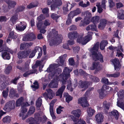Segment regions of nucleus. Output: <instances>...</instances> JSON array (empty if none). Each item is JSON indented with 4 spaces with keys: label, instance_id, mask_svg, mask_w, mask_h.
<instances>
[{
    "label": "nucleus",
    "instance_id": "nucleus-22",
    "mask_svg": "<svg viewBox=\"0 0 124 124\" xmlns=\"http://www.w3.org/2000/svg\"><path fill=\"white\" fill-rule=\"evenodd\" d=\"M35 37L34 35L30 34L24 36L23 38V40L24 41H31L34 39Z\"/></svg>",
    "mask_w": 124,
    "mask_h": 124
},
{
    "label": "nucleus",
    "instance_id": "nucleus-12",
    "mask_svg": "<svg viewBox=\"0 0 124 124\" xmlns=\"http://www.w3.org/2000/svg\"><path fill=\"white\" fill-rule=\"evenodd\" d=\"M15 105L14 101L8 102L6 103L3 109L7 111H10L15 108Z\"/></svg>",
    "mask_w": 124,
    "mask_h": 124
},
{
    "label": "nucleus",
    "instance_id": "nucleus-9",
    "mask_svg": "<svg viewBox=\"0 0 124 124\" xmlns=\"http://www.w3.org/2000/svg\"><path fill=\"white\" fill-rule=\"evenodd\" d=\"M42 15H41L37 18L38 22L36 24L37 27L40 30V32L43 33H44L46 31L44 29H41L43 27V24L42 23L41 20L44 19Z\"/></svg>",
    "mask_w": 124,
    "mask_h": 124
},
{
    "label": "nucleus",
    "instance_id": "nucleus-35",
    "mask_svg": "<svg viewBox=\"0 0 124 124\" xmlns=\"http://www.w3.org/2000/svg\"><path fill=\"white\" fill-rule=\"evenodd\" d=\"M42 62L40 61H37L36 62L35 65L32 66V68L33 69L35 68L37 66H39L40 68H42L43 67V64H42Z\"/></svg>",
    "mask_w": 124,
    "mask_h": 124
},
{
    "label": "nucleus",
    "instance_id": "nucleus-3",
    "mask_svg": "<svg viewBox=\"0 0 124 124\" xmlns=\"http://www.w3.org/2000/svg\"><path fill=\"white\" fill-rule=\"evenodd\" d=\"M52 33L53 35L50 36L49 34L47 36L50 46L58 45L62 42V35H58L57 31L54 30H52Z\"/></svg>",
    "mask_w": 124,
    "mask_h": 124
},
{
    "label": "nucleus",
    "instance_id": "nucleus-11",
    "mask_svg": "<svg viewBox=\"0 0 124 124\" xmlns=\"http://www.w3.org/2000/svg\"><path fill=\"white\" fill-rule=\"evenodd\" d=\"M25 100L23 97L20 98L16 101V106L18 107L21 106L22 108H23L29 106V104Z\"/></svg>",
    "mask_w": 124,
    "mask_h": 124
},
{
    "label": "nucleus",
    "instance_id": "nucleus-51",
    "mask_svg": "<svg viewBox=\"0 0 124 124\" xmlns=\"http://www.w3.org/2000/svg\"><path fill=\"white\" fill-rule=\"evenodd\" d=\"M16 93V91L14 89H12L11 90L9 95V96L10 97H12L15 96V93Z\"/></svg>",
    "mask_w": 124,
    "mask_h": 124
},
{
    "label": "nucleus",
    "instance_id": "nucleus-56",
    "mask_svg": "<svg viewBox=\"0 0 124 124\" xmlns=\"http://www.w3.org/2000/svg\"><path fill=\"white\" fill-rule=\"evenodd\" d=\"M63 107H62L61 106H59L56 109V113L57 114H60L61 112L63 111L62 109L63 108Z\"/></svg>",
    "mask_w": 124,
    "mask_h": 124
},
{
    "label": "nucleus",
    "instance_id": "nucleus-13",
    "mask_svg": "<svg viewBox=\"0 0 124 124\" xmlns=\"http://www.w3.org/2000/svg\"><path fill=\"white\" fill-rule=\"evenodd\" d=\"M111 61L114 65L115 70L116 71L119 70L121 68V65L119 59H115L111 60Z\"/></svg>",
    "mask_w": 124,
    "mask_h": 124
},
{
    "label": "nucleus",
    "instance_id": "nucleus-5",
    "mask_svg": "<svg viewBox=\"0 0 124 124\" xmlns=\"http://www.w3.org/2000/svg\"><path fill=\"white\" fill-rule=\"evenodd\" d=\"M117 101V105L123 109H124V90H120L118 93Z\"/></svg>",
    "mask_w": 124,
    "mask_h": 124
},
{
    "label": "nucleus",
    "instance_id": "nucleus-20",
    "mask_svg": "<svg viewBox=\"0 0 124 124\" xmlns=\"http://www.w3.org/2000/svg\"><path fill=\"white\" fill-rule=\"evenodd\" d=\"M92 82H88L85 81L82 82L80 81L79 82L80 84V86L82 88H83L82 90V91H83L86 90L90 85L92 84Z\"/></svg>",
    "mask_w": 124,
    "mask_h": 124
},
{
    "label": "nucleus",
    "instance_id": "nucleus-25",
    "mask_svg": "<svg viewBox=\"0 0 124 124\" xmlns=\"http://www.w3.org/2000/svg\"><path fill=\"white\" fill-rule=\"evenodd\" d=\"M26 24L25 23L22 24L21 23L20 25H16V29L18 31H23L26 28Z\"/></svg>",
    "mask_w": 124,
    "mask_h": 124
},
{
    "label": "nucleus",
    "instance_id": "nucleus-61",
    "mask_svg": "<svg viewBox=\"0 0 124 124\" xmlns=\"http://www.w3.org/2000/svg\"><path fill=\"white\" fill-rule=\"evenodd\" d=\"M56 100H53L51 101L50 104V109H51V108L53 109V105L56 102Z\"/></svg>",
    "mask_w": 124,
    "mask_h": 124
},
{
    "label": "nucleus",
    "instance_id": "nucleus-28",
    "mask_svg": "<svg viewBox=\"0 0 124 124\" xmlns=\"http://www.w3.org/2000/svg\"><path fill=\"white\" fill-rule=\"evenodd\" d=\"M71 113L75 117L78 118L81 115V112L80 110L77 109L72 111Z\"/></svg>",
    "mask_w": 124,
    "mask_h": 124
},
{
    "label": "nucleus",
    "instance_id": "nucleus-24",
    "mask_svg": "<svg viewBox=\"0 0 124 124\" xmlns=\"http://www.w3.org/2000/svg\"><path fill=\"white\" fill-rule=\"evenodd\" d=\"M65 88V86L63 85L58 90L56 93V94L57 96H60V98L62 97V93Z\"/></svg>",
    "mask_w": 124,
    "mask_h": 124
},
{
    "label": "nucleus",
    "instance_id": "nucleus-44",
    "mask_svg": "<svg viewBox=\"0 0 124 124\" xmlns=\"http://www.w3.org/2000/svg\"><path fill=\"white\" fill-rule=\"evenodd\" d=\"M34 85L31 86V87L32 88L33 90H35L39 88V86L38 82L37 81H35L33 83Z\"/></svg>",
    "mask_w": 124,
    "mask_h": 124
},
{
    "label": "nucleus",
    "instance_id": "nucleus-41",
    "mask_svg": "<svg viewBox=\"0 0 124 124\" xmlns=\"http://www.w3.org/2000/svg\"><path fill=\"white\" fill-rule=\"evenodd\" d=\"M110 104L108 103H107V101H105L104 102L103 104V106L105 110L108 109H109Z\"/></svg>",
    "mask_w": 124,
    "mask_h": 124
},
{
    "label": "nucleus",
    "instance_id": "nucleus-58",
    "mask_svg": "<svg viewBox=\"0 0 124 124\" xmlns=\"http://www.w3.org/2000/svg\"><path fill=\"white\" fill-rule=\"evenodd\" d=\"M50 115L53 119H55V116L54 114L53 111V109L52 108L50 109Z\"/></svg>",
    "mask_w": 124,
    "mask_h": 124
},
{
    "label": "nucleus",
    "instance_id": "nucleus-36",
    "mask_svg": "<svg viewBox=\"0 0 124 124\" xmlns=\"http://www.w3.org/2000/svg\"><path fill=\"white\" fill-rule=\"evenodd\" d=\"M123 11L122 10L118 12L117 15V17L119 19H124V15L123 13Z\"/></svg>",
    "mask_w": 124,
    "mask_h": 124
},
{
    "label": "nucleus",
    "instance_id": "nucleus-7",
    "mask_svg": "<svg viewBox=\"0 0 124 124\" xmlns=\"http://www.w3.org/2000/svg\"><path fill=\"white\" fill-rule=\"evenodd\" d=\"M47 4L51 5V7L52 10H56L57 7L62 4V2L61 0H48Z\"/></svg>",
    "mask_w": 124,
    "mask_h": 124
},
{
    "label": "nucleus",
    "instance_id": "nucleus-59",
    "mask_svg": "<svg viewBox=\"0 0 124 124\" xmlns=\"http://www.w3.org/2000/svg\"><path fill=\"white\" fill-rule=\"evenodd\" d=\"M37 4H35L34 3H31L29 5H28L27 7L28 8H31L35 7L37 6Z\"/></svg>",
    "mask_w": 124,
    "mask_h": 124
},
{
    "label": "nucleus",
    "instance_id": "nucleus-2",
    "mask_svg": "<svg viewBox=\"0 0 124 124\" xmlns=\"http://www.w3.org/2000/svg\"><path fill=\"white\" fill-rule=\"evenodd\" d=\"M99 46V43H97L90 50L92 54V56L93 60L95 61L93 62L92 65L89 67L90 69L92 70L95 69L97 70H98L101 69V65L99 64L98 62L96 61L99 60L101 62H103L102 55L100 53H99L98 51Z\"/></svg>",
    "mask_w": 124,
    "mask_h": 124
},
{
    "label": "nucleus",
    "instance_id": "nucleus-1",
    "mask_svg": "<svg viewBox=\"0 0 124 124\" xmlns=\"http://www.w3.org/2000/svg\"><path fill=\"white\" fill-rule=\"evenodd\" d=\"M67 55L64 54L62 56H60L58 59L56 61L58 63L59 66H65L66 63L64 62V61ZM57 64H54L50 65L46 71L48 72H51L50 74L51 76H55L53 80H52L49 84V86L52 88H56L58 87V81H60L62 82V85L65 84L66 83V80L70 76V72L72 70V69H69L67 67H65L62 74L60 75L58 77L56 76L58 74L62 71V70L60 68L55 69V67Z\"/></svg>",
    "mask_w": 124,
    "mask_h": 124
},
{
    "label": "nucleus",
    "instance_id": "nucleus-49",
    "mask_svg": "<svg viewBox=\"0 0 124 124\" xmlns=\"http://www.w3.org/2000/svg\"><path fill=\"white\" fill-rule=\"evenodd\" d=\"M102 89L108 90V91L112 92L113 91V89L111 87L107 86L106 85H104L102 86Z\"/></svg>",
    "mask_w": 124,
    "mask_h": 124
},
{
    "label": "nucleus",
    "instance_id": "nucleus-54",
    "mask_svg": "<svg viewBox=\"0 0 124 124\" xmlns=\"http://www.w3.org/2000/svg\"><path fill=\"white\" fill-rule=\"evenodd\" d=\"M91 30L92 31H97L96 26L95 23L90 25Z\"/></svg>",
    "mask_w": 124,
    "mask_h": 124
},
{
    "label": "nucleus",
    "instance_id": "nucleus-39",
    "mask_svg": "<svg viewBox=\"0 0 124 124\" xmlns=\"http://www.w3.org/2000/svg\"><path fill=\"white\" fill-rule=\"evenodd\" d=\"M111 113L112 115L116 119H117L118 117L119 116V114L118 113L117 111L114 110L111 112Z\"/></svg>",
    "mask_w": 124,
    "mask_h": 124
},
{
    "label": "nucleus",
    "instance_id": "nucleus-40",
    "mask_svg": "<svg viewBox=\"0 0 124 124\" xmlns=\"http://www.w3.org/2000/svg\"><path fill=\"white\" fill-rule=\"evenodd\" d=\"M11 121L10 117L8 116H6L3 119V122L5 123H8Z\"/></svg>",
    "mask_w": 124,
    "mask_h": 124
},
{
    "label": "nucleus",
    "instance_id": "nucleus-62",
    "mask_svg": "<svg viewBox=\"0 0 124 124\" xmlns=\"http://www.w3.org/2000/svg\"><path fill=\"white\" fill-rule=\"evenodd\" d=\"M35 110V108L31 106L30 107L29 112L30 114H32L34 112Z\"/></svg>",
    "mask_w": 124,
    "mask_h": 124
},
{
    "label": "nucleus",
    "instance_id": "nucleus-30",
    "mask_svg": "<svg viewBox=\"0 0 124 124\" xmlns=\"http://www.w3.org/2000/svg\"><path fill=\"white\" fill-rule=\"evenodd\" d=\"M5 1L8 4L9 8H14L16 4V2L14 1H11L9 0H5Z\"/></svg>",
    "mask_w": 124,
    "mask_h": 124
},
{
    "label": "nucleus",
    "instance_id": "nucleus-60",
    "mask_svg": "<svg viewBox=\"0 0 124 124\" xmlns=\"http://www.w3.org/2000/svg\"><path fill=\"white\" fill-rule=\"evenodd\" d=\"M90 78L92 79L93 81L95 82H98L99 81V79L98 78L96 77H94L92 76H90Z\"/></svg>",
    "mask_w": 124,
    "mask_h": 124
},
{
    "label": "nucleus",
    "instance_id": "nucleus-23",
    "mask_svg": "<svg viewBox=\"0 0 124 124\" xmlns=\"http://www.w3.org/2000/svg\"><path fill=\"white\" fill-rule=\"evenodd\" d=\"M39 47L38 46L36 47L34 49L31 50V49H28L27 51L30 50V52L29 53V55L30 54L29 56V58H33L35 55L36 53L39 50Z\"/></svg>",
    "mask_w": 124,
    "mask_h": 124
},
{
    "label": "nucleus",
    "instance_id": "nucleus-4",
    "mask_svg": "<svg viewBox=\"0 0 124 124\" xmlns=\"http://www.w3.org/2000/svg\"><path fill=\"white\" fill-rule=\"evenodd\" d=\"M82 16L84 17V20L81 21L80 24V26H84L88 24L90 22V18L92 17V14L88 11H86L82 13Z\"/></svg>",
    "mask_w": 124,
    "mask_h": 124
},
{
    "label": "nucleus",
    "instance_id": "nucleus-37",
    "mask_svg": "<svg viewBox=\"0 0 124 124\" xmlns=\"http://www.w3.org/2000/svg\"><path fill=\"white\" fill-rule=\"evenodd\" d=\"M106 75L108 77H112L116 78L119 76L120 73L119 72H118L114 74H106Z\"/></svg>",
    "mask_w": 124,
    "mask_h": 124
},
{
    "label": "nucleus",
    "instance_id": "nucleus-50",
    "mask_svg": "<svg viewBox=\"0 0 124 124\" xmlns=\"http://www.w3.org/2000/svg\"><path fill=\"white\" fill-rule=\"evenodd\" d=\"M8 91V88H7L4 91L2 92L3 96L5 98H6V97L7 96Z\"/></svg>",
    "mask_w": 124,
    "mask_h": 124
},
{
    "label": "nucleus",
    "instance_id": "nucleus-48",
    "mask_svg": "<svg viewBox=\"0 0 124 124\" xmlns=\"http://www.w3.org/2000/svg\"><path fill=\"white\" fill-rule=\"evenodd\" d=\"M35 72L33 70H30L27 71L25 73L23 74V76L25 77H26L28 75L34 73Z\"/></svg>",
    "mask_w": 124,
    "mask_h": 124
},
{
    "label": "nucleus",
    "instance_id": "nucleus-10",
    "mask_svg": "<svg viewBox=\"0 0 124 124\" xmlns=\"http://www.w3.org/2000/svg\"><path fill=\"white\" fill-rule=\"evenodd\" d=\"M3 41L1 39H0V52L2 51V58L5 59H9L10 58V56L9 55L8 52L9 50H8L2 49V44L3 43Z\"/></svg>",
    "mask_w": 124,
    "mask_h": 124
},
{
    "label": "nucleus",
    "instance_id": "nucleus-45",
    "mask_svg": "<svg viewBox=\"0 0 124 124\" xmlns=\"http://www.w3.org/2000/svg\"><path fill=\"white\" fill-rule=\"evenodd\" d=\"M101 81L102 82L107 85H111L112 84L111 83L108 82V79L107 78H102Z\"/></svg>",
    "mask_w": 124,
    "mask_h": 124
},
{
    "label": "nucleus",
    "instance_id": "nucleus-52",
    "mask_svg": "<svg viewBox=\"0 0 124 124\" xmlns=\"http://www.w3.org/2000/svg\"><path fill=\"white\" fill-rule=\"evenodd\" d=\"M17 19V15H16L13 16L11 18V20L13 23H14L16 20Z\"/></svg>",
    "mask_w": 124,
    "mask_h": 124
},
{
    "label": "nucleus",
    "instance_id": "nucleus-18",
    "mask_svg": "<svg viewBox=\"0 0 124 124\" xmlns=\"http://www.w3.org/2000/svg\"><path fill=\"white\" fill-rule=\"evenodd\" d=\"M114 23V22H109L108 21L107 22L105 20L103 19L100 23L99 25L98 28L102 30L105 27L106 23H107L108 24L110 25Z\"/></svg>",
    "mask_w": 124,
    "mask_h": 124
},
{
    "label": "nucleus",
    "instance_id": "nucleus-57",
    "mask_svg": "<svg viewBox=\"0 0 124 124\" xmlns=\"http://www.w3.org/2000/svg\"><path fill=\"white\" fill-rule=\"evenodd\" d=\"M43 13L44 14H46V16L48 17L49 16V14L48 13L49 12V10L48 8H46L44 9L42 11Z\"/></svg>",
    "mask_w": 124,
    "mask_h": 124
},
{
    "label": "nucleus",
    "instance_id": "nucleus-34",
    "mask_svg": "<svg viewBox=\"0 0 124 124\" xmlns=\"http://www.w3.org/2000/svg\"><path fill=\"white\" fill-rule=\"evenodd\" d=\"M108 44V42L107 40H104L102 41L100 43V48L101 50L104 49L105 46Z\"/></svg>",
    "mask_w": 124,
    "mask_h": 124
},
{
    "label": "nucleus",
    "instance_id": "nucleus-29",
    "mask_svg": "<svg viewBox=\"0 0 124 124\" xmlns=\"http://www.w3.org/2000/svg\"><path fill=\"white\" fill-rule=\"evenodd\" d=\"M105 89H104L102 87V89L99 91V96L101 99H103L106 95V92L105 91Z\"/></svg>",
    "mask_w": 124,
    "mask_h": 124
},
{
    "label": "nucleus",
    "instance_id": "nucleus-21",
    "mask_svg": "<svg viewBox=\"0 0 124 124\" xmlns=\"http://www.w3.org/2000/svg\"><path fill=\"white\" fill-rule=\"evenodd\" d=\"M22 110L19 114V116L21 117L23 119H25L27 117L26 113L27 111V109L25 107L21 108Z\"/></svg>",
    "mask_w": 124,
    "mask_h": 124
},
{
    "label": "nucleus",
    "instance_id": "nucleus-6",
    "mask_svg": "<svg viewBox=\"0 0 124 124\" xmlns=\"http://www.w3.org/2000/svg\"><path fill=\"white\" fill-rule=\"evenodd\" d=\"M93 33L92 32H88L87 35L85 38H83V36H79L77 40V42L83 45L86 44L92 39V35Z\"/></svg>",
    "mask_w": 124,
    "mask_h": 124
},
{
    "label": "nucleus",
    "instance_id": "nucleus-46",
    "mask_svg": "<svg viewBox=\"0 0 124 124\" xmlns=\"http://www.w3.org/2000/svg\"><path fill=\"white\" fill-rule=\"evenodd\" d=\"M42 99L39 98H38L36 102V105L37 107H40L41 106L42 104Z\"/></svg>",
    "mask_w": 124,
    "mask_h": 124
},
{
    "label": "nucleus",
    "instance_id": "nucleus-31",
    "mask_svg": "<svg viewBox=\"0 0 124 124\" xmlns=\"http://www.w3.org/2000/svg\"><path fill=\"white\" fill-rule=\"evenodd\" d=\"M78 34L76 32H74L73 33H70L68 35V38L70 39H74L75 38L77 37L78 36Z\"/></svg>",
    "mask_w": 124,
    "mask_h": 124
},
{
    "label": "nucleus",
    "instance_id": "nucleus-27",
    "mask_svg": "<svg viewBox=\"0 0 124 124\" xmlns=\"http://www.w3.org/2000/svg\"><path fill=\"white\" fill-rule=\"evenodd\" d=\"M81 12L80 9L77 8L76 10L71 12L69 14L71 16V18H72L74 16L80 13Z\"/></svg>",
    "mask_w": 124,
    "mask_h": 124
},
{
    "label": "nucleus",
    "instance_id": "nucleus-15",
    "mask_svg": "<svg viewBox=\"0 0 124 124\" xmlns=\"http://www.w3.org/2000/svg\"><path fill=\"white\" fill-rule=\"evenodd\" d=\"M35 117L37 121H38L39 122L42 121L46 120V116L42 112H41L39 114H36L35 115Z\"/></svg>",
    "mask_w": 124,
    "mask_h": 124
},
{
    "label": "nucleus",
    "instance_id": "nucleus-8",
    "mask_svg": "<svg viewBox=\"0 0 124 124\" xmlns=\"http://www.w3.org/2000/svg\"><path fill=\"white\" fill-rule=\"evenodd\" d=\"M108 48L111 50H116L117 52L116 56L119 57L120 59H121L123 57L124 55L121 52L123 51V50L121 46H119L117 47L110 46Z\"/></svg>",
    "mask_w": 124,
    "mask_h": 124
},
{
    "label": "nucleus",
    "instance_id": "nucleus-17",
    "mask_svg": "<svg viewBox=\"0 0 124 124\" xmlns=\"http://www.w3.org/2000/svg\"><path fill=\"white\" fill-rule=\"evenodd\" d=\"M30 51V50H29L24 52H19L18 54V58L21 59L26 57L29 55V54Z\"/></svg>",
    "mask_w": 124,
    "mask_h": 124
},
{
    "label": "nucleus",
    "instance_id": "nucleus-55",
    "mask_svg": "<svg viewBox=\"0 0 124 124\" xmlns=\"http://www.w3.org/2000/svg\"><path fill=\"white\" fill-rule=\"evenodd\" d=\"M71 16L69 14L68 15V19L66 22V23L67 24H70L71 22Z\"/></svg>",
    "mask_w": 124,
    "mask_h": 124
},
{
    "label": "nucleus",
    "instance_id": "nucleus-63",
    "mask_svg": "<svg viewBox=\"0 0 124 124\" xmlns=\"http://www.w3.org/2000/svg\"><path fill=\"white\" fill-rule=\"evenodd\" d=\"M68 84V86L67 87V88L70 91H72L73 90V89L71 87V82L70 81H69V82Z\"/></svg>",
    "mask_w": 124,
    "mask_h": 124
},
{
    "label": "nucleus",
    "instance_id": "nucleus-38",
    "mask_svg": "<svg viewBox=\"0 0 124 124\" xmlns=\"http://www.w3.org/2000/svg\"><path fill=\"white\" fill-rule=\"evenodd\" d=\"M99 20V17L97 16L93 17L91 20V21L93 22L94 23H98Z\"/></svg>",
    "mask_w": 124,
    "mask_h": 124
},
{
    "label": "nucleus",
    "instance_id": "nucleus-47",
    "mask_svg": "<svg viewBox=\"0 0 124 124\" xmlns=\"http://www.w3.org/2000/svg\"><path fill=\"white\" fill-rule=\"evenodd\" d=\"M72 4H70L69 3H67L66 5L63 8V10L64 12H66L68 11L69 10L68 8V7L69 6L71 7V8H72V7H71Z\"/></svg>",
    "mask_w": 124,
    "mask_h": 124
},
{
    "label": "nucleus",
    "instance_id": "nucleus-33",
    "mask_svg": "<svg viewBox=\"0 0 124 124\" xmlns=\"http://www.w3.org/2000/svg\"><path fill=\"white\" fill-rule=\"evenodd\" d=\"M64 97H65L66 101L68 103L71 101L72 99V97L69 95L68 93H64Z\"/></svg>",
    "mask_w": 124,
    "mask_h": 124
},
{
    "label": "nucleus",
    "instance_id": "nucleus-42",
    "mask_svg": "<svg viewBox=\"0 0 124 124\" xmlns=\"http://www.w3.org/2000/svg\"><path fill=\"white\" fill-rule=\"evenodd\" d=\"M32 45V43H30L29 44L28 43H24L21 44L20 46V49L22 50L24 47H26V46H31Z\"/></svg>",
    "mask_w": 124,
    "mask_h": 124
},
{
    "label": "nucleus",
    "instance_id": "nucleus-16",
    "mask_svg": "<svg viewBox=\"0 0 124 124\" xmlns=\"http://www.w3.org/2000/svg\"><path fill=\"white\" fill-rule=\"evenodd\" d=\"M70 117L74 122V124H86L85 121L81 119H79L78 121V119L74 117L73 116L71 115Z\"/></svg>",
    "mask_w": 124,
    "mask_h": 124
},
{
    "label": "nucleus",
    "instance_id": "nucleus-53",
    "mask_svg": "<svg viewBox=\"0 0 124 124\" xmlns=\"http://www.w3.org/2000/svg\"><path fill=\"white\" fill-rule=\"evenodd\" d=\"M12 69V67L11 66H8L7 67L5 70V73L7 74H8Z\"/></svg>",
    "mask_w": 124,
    "mask_h": 124
},
{
    "label": "nucleus",
    "instance_id": "nucleus-26",
    "mask_svg": "<svg viewBox=\"0 0 124 124\" xmlns=\"http://www.w3.org/2000/svg\"><path fill=\"white\" fill-rule=\"evenodd\" d=\"M47 91L48 93L47 94L46 93L44 94V95L45 97H47L49 99H51L53 98V95H54V93L52 90L50 89H48L47 90Z\"/></svg>",
    "mask_w": 124,
    "mask_h": 124
},
{
    "label": "nucleus",
    "instance_id": "nucleus-14",
    "mask_svg": "<svg viewBox=\"0 0 124 124\" xmlns=\"http://www.w3.org/2000/svg\"><path fill=\"white\" fill-rule=\"evenodd\" d=\"M78 103L81 104L83 107H85L89 106L85 97H83L79 99L78 100Z\"/></svg>",
    "mask_w": 124,
    "mask_h": 124
},
{
    "label": "nucleus",
    "instance_id": "nucleus-64",
    "mask_svg": "<svg viewBox=\"0 0 124 124\" xmlns=\"http://www.w3.org/2000/svg\"><path fill=\"white\" fill-rule=\"evenodd\" d=\"M16 36L14 35V33L13 31H12L10 33L9 36V39H13L15 38Z\"/></svg>",
    "mask_w": 124,
    "mask_h": 124
},
{
    "label": "nucleus",
    "instance_id": "nucleus-43",
    "mask_svg": "<svg viewBox=\"0 0 124 124\" xmlns=\"http://www.w3.org/2000/svg\"><path fill=\"white\" fill-rule=\"evenodd\" d=\"M79 4L80 6L82 7H86L90 5V3L88 1L87 2L86 4H83V2L81 1L80 2Z\"/></svg>",
    "mask_w": 124,
    "mask_h": 124
},
{
    "label": "nucleus",
    "instance_id": "nucleus-19",
    "mask_svg": "<svg viewBox=\"0 0 124 124\" xmlns=\"http://www.w3.org/2000/svg\"><path fill=\"white\" fill-rule=\"evenodd\" d=\"M104 117L103 115L101 113H99L96 115L95 118L98 124L103 121Z\"/></svg>",
    "mask_w": 124,
    "mask_h": 124
},
{
    "label": "nucleus",
    "instance_id": "nucleus-32",
    "mask_svg": "<svg viewBox=\"0 0 124 124\" xmlns=\"http://www.w3.org/2000/svg\"><path fill=\"white\" fill-rule=\"evenodd\" d=\"M88 115L90 117L92 116L95 113L94 110L91 108H89L87 110Z\"/></svg>",
    "mask_w": 124,
    "mask_h": 124
}]
</instances>
